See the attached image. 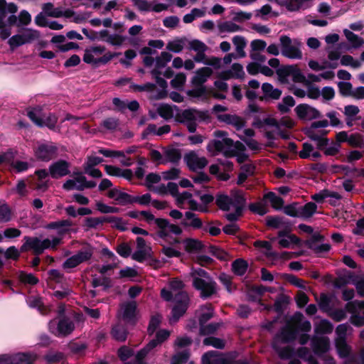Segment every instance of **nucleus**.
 Returning a JSON list of instances; mask_svg holds the SVG:
<instances>
[{
	"mask_svg": "<svg viewBox=\"0 0 364 364\" xmlns=\"http://www.w3.org/2000/svg\"><path fill=\"white\" fill-rule=\"evenodd\" d=\"M351 283L353 284L360 296H364V275H356L352 277Z\"/></svg>",
	"mask_w": 364,
	"mask_h": 364,
	"instance_id": "nucleus-56",
	"label": "nucleus"
},
{
	"mask_svg": "<svg viewBox=\"0 0 364 364\" xmlns=\"http://www.w3.org/2000/svg\"><path fill=\"white\" fill-rule=\"evenodd\" d=\"M18 279L21 283L25 284L33 285L38 282V279L33 274L24 272H19L18 273Z\"/></svg>",
	"mask_w": 364,
	"mask_h": 364,
	"instance_id": "nucleus-55",
	"label": "nucleus"
},
{
	"mask_svg": "<svg viewBox=\"0 0 364 364\" xmlns=\"http://www.w3.org/2000/svg\"><path fill=\"white\" fill-rule=\"evenodd\" d=\"M182 232L181 228L170 223L166 219H160L156 225V238L169 244L176 245L180 242L178 236Z\"/></svg>",
	"mask_w": 364,
	"mask_h": 364,
	"instance_id": "nucleus-9",
	"label": "nucleus"
},
{
	"mask_svg": "<svg viewBox=\"0 0 364 364\" xmlns=\"http://www.w3.org/2000/svg\"><path fill=\"white\" fill-rule=\"evenodd\" d=\"M219 119L228 124L232 125L238 131L245 127L243 119L236 115L224 114L219 116Z\"/></svg>",
	"mask_w": 364,
	"mask_h": 364,
	"instance_id": "nucleus-39",
	"label": "nucleus"
},
{
	"mask_svg": "<svg viewBox=\"0 0 364 364\" xmlns=\"http://www.w3.org/2000/svg\"><path fill=\"white\" fill-rule=\"evenodd\" d=\"M299 156L303 159L316 161L321 156L319 151L314 149L312 144L305 142L302 144V149L299 152Z\"/></svg>",
	"mask_w": 364,
	"mask_h": 364,
	"instance_id": "nucleus-35",
	"label": "nucleus"
},
{
	"mask_svg": "<svg viewBox=\"0 0 364 364\" xmlns=\"http://www.w3.org/2000/svg\"><path fill=\"white\" fill-rule=\"evenodd\" d=\"M43 358L47 364H57L63 362L65 355L62 352L50 350L44 355Z\"/></svg>",
	"mask_w": 364,
	"mask_h": 364,
	"instance_id": "nucleus-40",
	"label": "nucleus"
},
{
	"mask_svg": "<svg viewBox=\"0 0 364 364\" xmlns=\"http://www.w3.org/2000/svg\"><path fill=\"white\" fill-rule=\"evenodd\" d=\"M267 225L271 228L275 229H285V228H289L285 225L282 218L268 216L267 218Z\"/></svg>",
	"mask_w": 364,
	"mask_h": 364,
	"instance_id": "nucleus-52",
	"label": "nucleus"
},
{
	"mask_svg": "<svg viewBox=\"0 0 364 364\" xmlns=\"http://www.w3.org/2000/svg\"><path fill=\"white\" fill-rule=\"evenodd\" d=\"M105 51V47L102 46H92L85 50L83 60L87 63L105 64L111 60L114 55L107 53L100 56Z\"/></svg>",
	"mask_w": 364,
	"mask_h": 364,
	"instance_id": "nucleus-15",
	"label": "nucleus"
},
{
	"mask_svg": "<svg viewBox=\"0 0 364 364\" xmlns=\"http://www.w3.org/2000/svg\"><path fill=\"white\" fill-rule=\"evenodd\" d=\"M203 364H250L247 360H233L230 355H224L216 350H210L202 357Z\"/></svg>",
	"mask_w": 364,
	"mask_h": 364,
	"instance_id": "nucleus-17",
	"label": "nucleus"
},
{
	"mask_svg": "<svg viewBox=\"0 0 364 364\" xmlns=\"http://www.w3.org/2000/svg\"><path fill=\"white\" fill-rule=\"evenodd\" d=\"M296 112L300 119L304 120H311L319 117V112L313 107L306 104H301L298 105L296 109Z\"/></svg>",
	"mask_w": 364,
	"mask_h": 364,
	"instance_id": "nucleus-30",
	"label": "nucleus"
},
{
	"mask_svg": "<svg viewBox=\"0 0 364 364\" xmlns=\"http://www.w3.org/2000/svg\"><path fill=\"white\" fill-rule=\"evenodd\" d=\"M21 35L25 41V43H31L39 37L38 31L31 28L23 29Z\"/></svg>",
	"mask_w": 364,
	"mask_h": 364,
	"instance_id": "nucleus-63",
	"label": "nucleus"
},
{
	"mask_svg": "<svg viewBox=\"0 0 364 364\" xmlns=\"http://www.w3.org/2000/svg\"><path fill=\"white\" fill-rule=\"evenodd\" d=\"M335 343L338 355L342 358H348L350 353V348L346 341H335Z\"/></svg>",
	"mask_w": 364,
	"mask_h": 364,
	"instance_id": "nucleus-53",
	"label": "nucleus"
},
{
	"mask_svg": "<svg viewBox=\"0 0 364 364\" xmlns=\"http://www.w3.org/2000/svg\"><path fill=\"white\" fill-rule=\"evenodd\" d=\"M311 345L314 353L322 356L329 349V339L326 336L316 335L312 338Z\"/></svg>",
	"mask_w": 364,
	"mask_h": 364,
	"instance_id": "nucleus-24",
	"label": "nucleus"
},
{
	"mask_svg": "<svg viewBox=\"0 0 364 364\" xmlns=\"http://www.w3.org/2000/svg\"><path fill=\"white\" fill-rule=\"evenodd\" d=\"M73 223L68 219L50 222L45 228L47 230H55L56 236L45 239L24 236V242L21 247V251H31L33 254L41 255L46 250H55L61 243L64 235L70 232Z\"/></svg>",
	"mask_w": 364,
	"mask_h": 364,
	"instance_id": "nucleus-1",
	"label": "nucleus"
},
{
	"mask_svg": "<svg viewBox=\"0 0 364 364\" xmlns=\"http://www.w3.org/2000/svg\"><path fill=\"white\" fill-rule=\"evenodd\" d=\"M262 90L266 98L272 100L279 99L282 94V92L279 89L274 88L271 84L267 82L263 83Z\"/></svg>",
	"mask_w": 364,
	"mask_h": 364,
	"instance_id": "nucleus-43",
	"label": "nucleus"
},
{
	"mask_svg": "<svg viewBox=\"0 0 364 364\" xmlns=\"http://www.w3.org/2000/svg\"><path fill=\"white\" fill-rule=\"evenodd\" d=\"M298 355L304 360L308 361L309 364H318L317 360L312 355L310 350L306 347H301L297 350Z\"/></svg>",
	"mask_w": 364,
	"mask_h": 364,
	"instance_id": "nucleus-50",
	"label": "nucleus"
},
{
	"mask_svg": "<svg viewBox=\"0 0 364 364\" xmlns=\"http://www.w3.org/2000/svg\"><path fill=\"white\" fill-rule=\"evenodd\" d=\"M343 33L346 38L351 44L353 48H359L364 43V41L363 40L362 38H360V36H358V35L355 34L354 33L348 29H344Z\"/></svg>",
	"mask_w": 364,
	"mask_h": 364,
	"instance_id": "nucleus-48",
	"label": "nucleus"
},
{
	"mask_svg": "<svg viewBox=\"0 0 364 364\" xmlns=\"http://www.w3.org/2000/svg\"><path fill=\"white\" fill-rule=\"evenodd\" d=\"M70 164L68 161L60 159L53 162L48 168V175L53 178H60L70 173Z\"/></svg>",
	"mask_w": 364,
	"mask_h": 364,
	"instance_id": "nucleus-23",
	"label": "nucleus"
},
{
	"mask_svg": "<svg viewBox=\"0 0 364 364\" xmlns=\"http://www.w3.org/2000/svg\"><path fill=\"white\" fill-rule=\"evenodd\" d=\"M295 105V101L291 96H287L283 98L282 102L278 105L279 109L283 112H287Z\"/></svg>",
	"mask_w": 364,
	"mask_h": 364,
	"instance_id": "nucleus-62",
	"label": "nucleus"
},
{
	"mask_svg": "<svg viewBox=\"0 0 364 364\" xmlns=\"http://www.w3.org/2000/svg\"><path fill=\"white\" fill-rule=\"evenodd\" d=\"M172 58V55L168 52H162L156 59V68L151 71V75L156 80V84L162 89V92L157 94L158 98H162L164 95V91L167 87V82L165 80L160 77L161 75V69H164L167 63L170 62Z\"/></svg>",
	"mask_w": 364,
	"mask_h": 364,
	"instance_id": "nucleus-13",
	"label": "nucleus"
},
{
	"mask_svg": "<svg viewBox=\"0 0 364 364\" xmlns=\"http://www.w3.org/2000/svg\"><path fill=\"white\" fill-rule=\"evenodd\" d=\"M232 43L236 48V55L240 58H244L246 55V53L244 50V48L246 46L247 42L245 39L240 36H236L232 38Z\"/></svg>",
	"mask_w": 364,
	"mask_h": 364,
	"instance_id": "nucleus-45",
	"label": "nucleus"
},
{
	"mask_svg": "<svg viewBox=\"0 0 364 364\" xmlns=\"http://www.w3.org/2000/svg\"><path fill=\"white\" fill-rule=\"evenodd\" d=\"M107 222L110 223L114 228L121 231H125L128 230L127 223L121 218L109 216L107 218Z\"/></svg>",
	"mask_w": 364,
	"mask_h": 364,
	"instance_id": "nucleus-51",
	"label": "nucleus"
},
{
	"mask_svg": "<svg viewBox=\"0 0 364 364\" xmlns=\"http://www.w3.org/2000/svg\"><path fill=\"white\" fill-rule=\"evenodd\" d=\"M7 166L10 171L20 173L28 170L32 166V164L26 161L16 159L15 152L11 150V157Z\"/></svg>",
	"mask_w": 364,
	"mask_h": 364,
	"instance_id": "nucleus-31",
	"label": "nucleus"
},
{
	"mask_svg": "<svg viewBox=\"0 0 364 364\" xmlns=\"http://www.w3.org/2000/svg\"><path fill=\"white\" fill-rule=\"evenodd\" d=\"M245 75L243 66L240 63H234L230 69L221 71L218 76L223 80H230L232 78L242 79Z\"/></svg>",
	"mask_w": 364,
	"mask_h": 364,
	"instance_id": "nucleus-29",
	"label": "nucleus"
},
{
	"mask_svg": "<svg viewBox=\"0 0 364 364\" xmlns=\"http://www.w3.org/2000/svg\"><path fill=\"white\" fill-rule=\"evenodd\" d=\"M107 196L109 198L114 200L117 204L125 205L131 203L132 196L116 188L109 190Z\"/></svg>",
	"mask_w": 364,
	"mask_h": 364,
	"instance_id": "nucleus-37",
	"label": "nucleus"
},
{
	"mask_svg": "<svg viewBox=\"0 0 364 364\" xmlns=\"http://www.w3.org/2000/svg\"><path fill=\"white\" fill-rule=\"evenodd\" d=\"M107 217L87 218L85 220V225L88 228H96L107 222Z\"/></svg>",
	"mask_w": 364,
	"mask_h": 364,
	"instance_id": "nucleus-60",
	"label": "nucleus"
},
{
	"mask_svg": "<svg viewBox=\"0 0 364 364\" xmlns=\"http://www.w3.org/2000/svg\"><path fill=\"white\" fill-rule=\"evenodd\" d=\"M184 159L190 169L193 171L203 169L208 164L205 157L200 156L194 151L186 154Z\"/></svg>",
	"mask_w": 364,
	"mask_h": 364,
	"instance_id": "nucleus-25",
	"label": "nucleus"
},
{
	"mask_svg": "<svg viewBox=\"0 0 364 364\" xmlns=\"http://www.w3.org/2000/svg\"><path fill=\"white\" fill-rule=\"evenodd\" d=\"M171 131V127L169 125H164L158 127L154 124H150L147 126L146 129L143 132V137L145 138L149 135H157L162 136L164 134L169 133Z\"/></svg>",
	"mask_w": 364,
	"mask_h": 364,
	"instance_id": "nucleus-38",
	"label": "nucleus"
},
{
	"mask_svg": "<svg viewBox=\"0 0 364 364\" xmlns=\"http://www.w3.org/2000/svg\"><path fill=\"white\" fill-rule=\"evenodd\" d=\"M169 336L170 332L168 331L160 330L156 333V338L149 341L136 355L132 357L133 350L126 346H123L118 350V355L124 361V364H146L144 360L146 355L152 349L166 340Z\"/></svg>",
	"mask_w": 364,
	"mask_h": 364,
	"instance_id": "nucleus-5",
	"label": "nucleus"
},
{
	"mask_svg": "<svg viewBox=\"0 0 364 364\" xmlns=\"http://www.w3.org/2000/svg\"><path fill=\"white\" fill-rule=\"evenodd\" d=\"M156 112L162 118L168 120L174 118L179 123L186 125L189 132L193 133L197 128V122L203 118L202 113L196 109H188L181 111L177 106L161 104Z\"/></svg>",
	"mask_w": 364,
	"mask_h": 364,
	"instance_id": "nucleus-4",
	"label": "nucleus"
},
{
	"mask_svg": "<svg viewBox=\"0 0 364 364\" xmlns=\"http://www.w3.org/2000/svg\"><path fill=\"white\" fill-rule=\"evenodd\" d=\"M185 46V41L183 39H176L168 42L166 49L173 53H178L182 51Z\"/></svg>",
	"mask_w": 364,
	"mask_h": 364,
	"instance_id": "nucleus-57",
	"label": "nucleus"
},
{
	"mask_svg": "<svg viewBox=\"0 0 364 364\" xmlns=\"http://www.w3.org/2000/svg\"><path fill=\"white\" fill-rule=\"evenodd\" d=\"M48 328L50 332L53 335L63 337L70 334L75 328V325L69 318L58 317L49 322Z\"/></svg>",
	"mask_w": 364,
	"mask_h": 364,
	"instance_id": "nucleus-14",
	"label": "nucleus"
},
{
	"mask_svg": "<svg viewBox=\"0 0 364 364\" xmlns=\"http://www.w3.org/2000/svg\"><path fill=\"white\" fill-rule=\"evenodd\" d=\"M245 203L243 192L239 190L232 191L230 195L219 194L216 197V204L221 210L232 211L225 215L230 222L237 220L242 213Z\"/></svg>",
	"mask_w": 364,
	"mask_h": 364,
	"instance_id": "nucleus-6",
	"label": "nucleus"
},
{
	"mask_svg": "<svg viewBox=\"0 0 364 364\" xmlns=\"http://www.w3.org/2000/svg\"><path fill=\"white\" fill-rule=\"evenodd\" d=\"M193 285L200 292V297L207 299L217 292V284L213 278L203 269L193 268L191 271Z\"/></svg>",
	"mask_w": 364,
	"mask_h": 364,
	"instance_id": "nucleus-7",
	"label": "nucleus"
},
{
	"mask_svg": "<svg viewBox=\"0 0 364 364\" xmlns=\"http://www.w3.org/2000/svg\"><path fill=\"white\" fill-rule=\"evenodd\" d=\"M189 353L187 350L177 353L171 360V364H185L188 362Z\"/></svg>",
	"mask_w": 364,
	"mask_h": 364,
	"instance_id": "nucleus-64",
	"label": "nucleus"
},
{
	"mask_svg": "<svg viewBox=\"0 0 364 364\" xmlns=\"http://www.w3.org/2000/svg\"><path fill=\"white\" fill-rule=\"evenodd\" d=\"M291 320L296 327L287 325L274 336L272 343V348L282 359H289L293 355V349L287 344L296 338V328L305 333L309 332L311 328L310 321L304 320V316L300 312L295 313Z\"/></svg>",
	"mask_w": 364,
	"mask_h": 364,
	"instance_id": "nucleus-2",
	"label": "nucleus"
},
{
	"mask_svg": "<svg viewBox=\"0 0 364 364\" xmlns=\"http://www.w3.org/2000/svg\"><path fill=\"white\" fill-rule=\"evenodd\" d=\"M58 148L53 142L39 144L34 149L35 156L40 161H49L58 156Z\"/></svg>",
	"mask_w": 364,
	"mask_h": 364,
	"instance_id": "nucleus-19",
	"label": "nucleus"
},
{
	"mask_svg": "<svg viewBox=\"0 0 364 364\" xmlns=\"http://www.w3.org/2000/svg\"><path fill=\"white\" fill-rule=\"evenodd\" d=\"M181 225L184 227H189L193 229H199L202 227V221L196 214L187 211L186 212Z\"/></svg>",
	"mask_w": 364,
	"mask_h": 364,
	"instance_id": "nucleus-36",
	"label": "nucleus"
},
{
	"mask_svg": "<svg viewBox=\"0 0 364 364\" xmlns=\"http://www.w3.org/2000/svg\"><path fill=\"white\" fill-rule=\"evenodd\" d=\"M326 134L325 131L316 129L311 127L307 131L308 136L316 142L318 149H323L328 144V139L325 137Z\"/></svg>",
	"mask_w": 364,
	"mask_h": 364,
	"instance_id": "nucleus-33",
	"label": "nucleus"
},
{
	"mask_svg": "<svg viewBox=\"0 0 364 364\" xmlns=\"http://www.w3.org/2000/svg\"><path fill=\"white\" fill-rule=\"evenodd\" d=\"M105 171L107 174L111 176H122L126 178H129L132 176V171L130 170H122L110 165L105 166Z\"/></svg>",
	"mask_w": 364,
	"mask_h": 364,
	"instance_id": "nucleus-46",
	"label": "nucleus"
},
{
	"mask_svg": "<svg viewBox=\"0 0 364 364\" xmlns=\"http://www.w3.org/2000/svg\"><path fill=\"white\" fill-rule=\"evenodd\" d=\"M37 178L31 182V187L38 191L44 192L48 187V172L46 169L37 170L35 172Z\"/></svg>",
	"mask_w": 364,
	"mask_h": 364,
	"instance_id": "nucleus-28",
	"label": "nucleus"
},
{
	"mask_svg": "<svg viewBox=\"0 0 364 364\" xmlns=\"http://www.w3.org/2000/svg\"><path fill=\"white\" fill-rule=\"evenodd\" d=\"M123 320L127 323L134 324L136 321V304L135 301H128L121 306Z\"/></svg>",
	"mask_w": 364,
	"mask_h": 364,
	"instance_id": "nucleus-26",
	"label": "nucleus"
},
{
	"mask_svg": "<svg viewBox=\"0 0 364 364\" xmlns=\"http://www.w3.org/2000/svg\"><path fill=\"white\" fill-rule=\"evenodd\" d=\"M205 52L206 51L197 53L193 57L194 62L203 63L214 69H219L221 67L222 59L215 56L208 57L205 55Z\"/></svg>",
	"mask_w": 364,
	"mask_h": 364,
	"instance_id": "nucleus-32",
	"label": "nucleus"
},
{
	"mask_svg": "<svg viewBox=\"0 0 364 364\" xmlns=\"http://www.w3.org/2000/svg\"><path fill=\"white\" fill-rule=\"evenodd\" d=\"M346 312L352 314L355 319H360L358 325L364 323V301L354 300L348 302L343 309L333 311L331 317L336 321H341L346 318Z\"/></svg>",
	"mask_w": 364,
	"mask_h": 364,
	"instance_id": "nucleus-10",
	"label": "nucleus"
},
{
	"mask_svg": "<svg viewBox=\"0 0 364 364\" xmlns=\"http://www.w3.org/2000/svg\"><path fill=\"white\" fill-rule=\"evenodd\" d=\"M290 228H285L284 230H280L277 237L271 238L272 241H277L280 247L289 248L292 245H295L299 243V238L290 233Z\"/></svg>",
	"mask_w": 364,
	"mask_h": 364,
	"instance_id": "nucleus-22",
	"label": "nucleus"
},
{
	"mask_svg": "<svg viewBox=\"0 0 364 364\" xmlns=\"http://www.w3.org/2000/svg\"><path fill=\"white\" fill-rule=\"evenodd\" d=\"M341 64L344 66H350L353 68H358L361 65L360 60L354 59L351 55H345L341 58Z\"/></svg>",
	"mask_w": 364,
	"mask_h": 364,
	"instance_id": "nucleus-61",
	"label": "nucleus"
},
{
	"mask_svg": "<svg viewBox=\"0 0 364 364\" xmlns=\"http://www.w3.org/2000/svg\"><path fill=\"white\" fill-rule=\"evenodd\" d=\"M333 325L327 320H321L316 326L315 331L318 333H330L333 331Z\"/></svg>",
	"mask_w": 364,
	"mask_h": 364,
	"instance_id": "nucleus-58",
	"label": "nucleus"
},
{
	"mask_svg": "<svg viewBox=\"0 0 364 364\" xmlns=\"http://www.w3.org/2000/svg\"><path fill=\"white\" fill-rule=\"evenodd\" d=\"M289 136V133L287 131H283L281 127H276V128H272L271 130L265 131V136L269 140H274L278 137H281L284 139H288Z\"/></svg>",
	"mask_w": 364,
	"mask_h": 364,
	"instance_id": "nucleus-41",
	"label": "nucleus"
},
{
	"mask_svg": "<svg viewBox=\"0 0 364 364\" xmlns=\"http://www.w3.org/2000/svg\"><path fill=\"white\" fill-rule=\"evenodd\" d=\"M126 39V36L117 33H113L109 34L108 38L105 39V42L112 46L119 47L124 43Z\"/></svg>",
	"mask_w": 364,
	"mask_h": 364,
	"instance_id": "nucleus-59",
	"label": "nucleus"
},
{
	"mask_svg": "<svg viewBox=\"0 0 364 364\" xmlns=\"http://www.w3.org/2000/svg\"><path fill=\"white\" fill-rule=\"evenodd\" d=\"M248 267L247 262L242 259H237L232 264V272L238 276H242L247 272Z\"/></svg>",
	"mask_w": 364,
	"mask_h": 364,
	"instance_id": "nucleus-47",
	"label": "nucleus"
},
{
	"mask_svg": "<svg viewBox=\"0 0 364 364\" xmlns=\"http://www.w3.org/2000/svg\"><path fill=\"white\" fill-rule=\"evenodd\" d=\"M281 53L283 56L292 59L301 60L303 57L301 50L302 43L297 39H291L287 36H281L279 38Z\"/></svg>",
	"mask_w": 364,
	"mask_h": 364,
	"instance_id": "nucleus-12",
	"label": "nucleus"
},
{
	"mask_svg": "<svg viewBox=\"0 0 364 364\" xmlns=\"http://www.w3.org/2000/svg\"><path fill=\"white\" fill-rule=\"evenodd\" d=\"M317 205L313 202H309L299 208L300 215L304 218H311L316 211Z\"/></svg>",
	"mask_w": 364,
	"mask_h": 364,
	"instance_id": "nucleus-49",
	"label": "nucleus"
},
{
	"mask_svg": "<svg viewBox=\"0 0 364 364\" xmlns=\"http://www.w3.org/2000/svg\"><path fill=\"white\" fill-rule=\"evenodd\" d=\"M184 284L178 279H173L169 282L170 290L162 289L161 296L167 301H173L175 304L172 309L170 323L176 322L186 311L189 304V297L186 292L183 291Z\"/></svg>",
	"mask_w": 364,
	"mask_h": 364,
	"instance_id": "nucleus-3",
	"label": "nucleus"
},
{
	"mask_svg": "<svg viewBox=\"0 0 364 364\" xmlns=\"http://www.w3.org/2000/svg\"><path fill=\"white\" fill-rule=\"evenodd\" d=\"M28 117L38 127H47L53 129L55 127L58 119L51 113L43 114L39 107H35L28 112Z\"/></svg>",
	"mask_w": 364,
	"mask_h": 364,
	"instance_id": "nucleus-16",
	"label": "nucleus"
},
{
	"mask_svg": "<svg viewBox=\"0 0 364 364\" xmlns=\"http://www.w3.org/2000/svg\"><path fill=\"white\" fill-rule=\"evenodd\" d=\"M95 186L96 183L95 181H87L86 177L81 173H77L74 178L67 180L63 185V188L66 191H83Z\"/></svg>",
	"mask_w": 364,
	"mask_h": 364,
	"instance_id": "nucleus-20",
	"label": "nucleus"
},
{
	"mask_svg": "<svg viewBox=\"0 0 364 364\" xmlns=\"http://www.w3.org/2000/svg\"><path fill=\"white\" fill-rule=\"evenodd\" d=\"M212 74L213 70L209 67L200 68L196 71L191 82L193 85H203Z\"/></svg>",
	"mask_w": 364,
	"mask_h": 364,
	"instance_id": "nucleus-34",
	"label": "nucleus"
},
{
	"mask_svg": "<svg viewBox=\"0 0 364 364\" xmlns=\"http://www.w3.org/2000/svg\"><path fill=\"white\" fill-rule=\"evenodd\" d=\"M93 255L91 248L87 247L80 250L74 255L68 257L63 264L65 269H73L79 264L90 260Z\"/></svg>",
	"mask_w": 364,
	"mask_h": 364,
	"instance_id": "nucleus-21",
	"label": "nucleus"
},
{
	"mask_svg": "<svg viewBox=\"0 0 364 364\" xmlns=\"http://www.w3.org/2000/svg\"><path fill=\"white\" fill-rule=\"evenodd\" d=\"M168 191L176 198L177 205L180 208H188L193 210H200V206L188 191L178 192L176 183L168 182L166 187Z\"/></svg>",
	"mask_w": 364,
	"mask_h": 364,
	"instance_id": "nucleus-11",
	"label": "nucleus"
},
{
	"mask_svg": "<svg viewBox=\"0 0 364 364\" xmlns=\"http://www.w3.org/2000/svg\"><path fill=\"white\" fill-rule=\"evenodd\" d=\"M183 245L186 251L189 252H198L203 250L204 245L196 239L188 238L183 241Z\"/></svg>",
	"mask_w": 364,
	"mask_h": 364,
	"instance_id": "nucleus-42",
	"label": "nucleus"
},
{
	"mask_svg": "<svg viewBox=\"0 0 364 364\" xmlns=\"http://www.w3.org/2000/svg\"><path fill=\"white\" fill-rule=\"evenodd\" d=\"M37 355L33 353H16L0 355V364H33Z\"/></svg>",
	"mask_w": 364,
	"mask_h": 364,
	"instance_id": "nucleus-18",
	"label": "nucleus"
},
{
	"mask_svg": "<svg viewBox=\"0 0 364 364\" xmlns=\"http://www.w3.org/2000/svg\"><path fill=\"white\" fill-rule=\"evenodd\" d=\"M116 85L123 86L129 84V88L134 92H153L156 89V84L146 82L144 85H137L131 82V78L124 77L116 82Z\"/></svg>",
	"mask_w": 364,
	"mask_h": 364,
	"instance_id": "nucleus-27",
	"label": "nucleus"
},
{
	"mask_svg": "<svg viewBox=\"0 0 364 364\" xmlns=\"http://www.w3.org/2000/svg\"><path fill=\"white\" fill-rule=\"evenodd\" d=\"M214 136L216 139L210 141L207 146V150L211 155L215 156L219 153L228 157L235 155L233 141L228 137L226 132L217 130L214 132Z\"/></svg>",
	"mask_w": 364,
	"mask_h": 364,
	"instance_id": "nucleus-8",
	"label": "nucleus"
},
{
	"mask_svg": "<svg viewBox=\"0 0 364 364\" xmlns=\"http://www.w3.org/2000/svg\"><path fill=\"white\" fill-rule=\"evenodd\" d=\"M111 334L115 340L124 341L127 338V331L123 325L117 323L112 327Z\"/></svg>",
	"mask_w": 364,
	"mask_h": 364,
	"instance_id": "nucleus-44",
	"label": "nucleus"
},
{
	"mask_svg": "<svg viewBox=\"0 0 364 364\" xmlns=\"http://www.w3.org/2000/svg\"><path fill=\"white\" fill-rule=\"evenodd\" d=\"M265 198L268 200L272 207L275 209H281L283 206V199L273 192H269L264 196Z\"/></svg>",
	"mask_w": 364,
	"mask_h": 364,
	"instance_id": "nucleus-54",
	"label": "nucleus"
}]
</instances>
